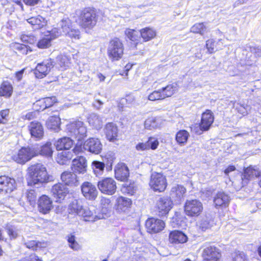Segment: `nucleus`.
I'll return each instance as SVG.
<instances>
[{"mask_svg": "<svg viewBox=\"0 0 261 261\" xmlns=\"http://www.w3.org/2000/svg\"><path fill=\"white\" fill-rule=\"evenodd\" d=\"M52 177L47 172L46 168L41 164L30 166L27 169V181L29 185L48 182Z\"/></svg>", "mask_w": 261, "mask_h": 261, "instance_id": "nucleus-1", "label": "nucleus"}, {"mask_svg": "<svg viewBox=\"0 0 261 261\" xmlns=\"http://www.w3.org/2000/svg\"><path fill=\"white\" fill-rule=\"evenodd\" d=\"M76 15L79 17L76 21L83 28H92L96 23V14L92 9L87 8L83 10H77Z\"/></svg>", "mask_w": 261, "mask_h": 261, "instance_id": "nucleus-2", "label": "nucleus"}, {"mask_svg": "<svg viewBox=\"0 0 261 261\" xmlns=\"http://www.w3.org/2000/svg\"><path fill=\"white\" fill-rule=\"evenodd\" d=\"M124 47L122 42L118 38H114L109 42L107 54L112 61L119 60L123 55Z\"/></svg>", "mask_w": 261, "mask_h": 261, "instance_id": "nucleus-3", "label": "nucleus"}, {"mask_svg": "<svg viewBox=\"0 0 261 261\" xmlns=\"http://www.w3.org/2000/svg\"><path fill=\"white\" fill-rule=\"evenodd\" d=\"M66 131L71 137L80 141L87 136V129L83 122L76 121L66 125Z\"/></svg>", "mask_w": 261, "mask_h": 261, "instance_id": "nucleus-4", "label": "nucleus"}, {"mask_svg": "<svg viewBox=\"0 0 261 261\" xmlns=\"http://www.w3.org/2000/svg\"><path fill=\"white\" fill-rule=\"evenodd\" d=\"M149 186L155 192L164 191L167 186L165 176L160 173H153L150 177Z\"/></svg>", "mask_w": 261, "mask_h": 261, "instance_id": "nucleus-5", "label": "nucleus"}, {"mask_svg": "<svg viewBox=\"0 0 261 261\" xmlns=\"http://www.w3.org/2000/svg\"><path fill=\"white\" fill-rule=\"evenodd\" d=\"M35 156L36 152L33 147H22L12 156V159L17 163L24 164Z\"/></svg>", "mask_w": 261, "mask_h": 261, "instance_id": "nucleus-6", "label": "nucleus"}, {"mask_svg": "<svg viewBox=\"0 0 261 261\" xmlns=\"http://www.w3.org/2000/svg\"><path fill=\"white\" fill-rule=\"evenodd\" d=\"M97 187L103 194L112 195L117 189L116 182L111 177H106L100 179L97 182Z\"/></svg>", "mask_w": 261, "mask_h": 261, "instance_id": "nucleus-7", "label": "nucleus"}, {"mask_svg": "<svg viewBox=\"0 0 261 261\" xmlns=\"http://www.w3.org/2000/svg\"><path fill=\"white\" fill-rule=\"evenodd\" d=\"M203 210V205L198 200H188L184 205L185 214L189 217H197Z\"/></svg>", "mask_w": 261, "mask_h": 261, "instance_id": "nucleus-8", "label": "nucleus"}, {"mask_svg": "<svg viewBox=\"0 0 261 261\" xmlns=\"http://www.w3.org/2000/svg\"><path fill=\"white\" fill-rule=\"evenodd\" d=\"M61 32L57 29H52L46 32L37 43V46L39 48H46L51 45V40L61 36Z\"/></svg>", "mask_w": 261, "mask_h": 261, "instance_id": "nucleus-9", "label": "nucleus"}, {"mask_svg": "<svg viewBox=\"0 0 261 261\" xmlns=\"http://www.w3.org/2000/svg\"><path fill=\"white\" fill-rule=\"evenodd\" d=\"M204 261H220L221 254L219 249L214 246L205 245L202 253Z\"/></svg>", "mask_w": 261, "mask_h": 261, "instance_id": "nucleus-10", "label": "nucleus"}, {"mask_svg": "<svg viewBox=\"0 0 261 261\" xmlns=\"http://www.w3.org/2000/svg\"><path fill=\"white\" fill-rule=\"evenodd\" d=\"M156 206L160 217H165L173 206V202L168 197H163L159 198L156 203Z\"/></svg>", "mask_w": 261, "mask_h": 261, "instance_id": "nucleus-11", "label": "nucleus"}, {"mask_svg": "<svg viewBox=\"0 0 261 261\" xmlns=\"http://www.w3.org/2000/svg\"><path fill=\"white\" fill-rule=\"evenodd\" d=\"M102 148V145L100 140L95 138H90L83 144V149L95 154L100 153Z\"/></svg>", "mask_w": 261, "mask_h": 261, "instance_id": "nucleus-12", "label": "nucleus"}, {"mask_svg": "<svg viewBox=\"0 0 261 261\" xmlns=\"http://www.w3.org/2000/svg\"><path fill=\"white\" fill-rule=\"evenodd\" d=\"M80 217L86 221L94 222L97 220L104 219L105 217L101 214H97L93 207H84L80 213Z\"/></svg>", "mask_w": 261, "mask_h": 261, "instance_id": "nucleus-13", "label": "nucleus"}, {"mask_svg": "<svg viewBox=\"0 0 261 261\" xmlns=\"http://www.w3.org/2000/svg\"><path fill=\"white\" fill-rule=\"evenodd\" d=\"M83 196L89 200H94L98 195V190L95 185L90 182H84L81 186Z\"/></svg>", "mask_w": 261, "mask_h": 261, "instance_id": "nucleus-14", "label": "nucleus"}, {"mask_svg": "<svg viewBox=\"0 0 261 261\" xmlns=\"http://www.w3.org/2000/svg\"><path fill=\"white\" fill-rule=\"evenodd\" d=\"M53 67V62L51 59H47L42 63H38L34 71L36 77L41 79L45 76Z\"/></svg>", "mask_w": 261, "mask_h": 261, "instance_id": "nucleus-15", "label": "nucleus"}, {"mask_svg": "<svg viewBox=\"0 0 261 261\" xmlns=\"http://www.w3.org/2000/svg\"><path fill=\"white\" fill-rule=\"evenodd\" d=\"M146 227L149 233H158L164 228L165 222L160 219L151 218L146 221Z\"/></svg>", "mask_w": 261, "mask_h": 261, "instance_id": "nucleus-16", "label": "nucleus"}, {"mask_svg": "<svg viewBox=\"0 0 261 261\" xmlns=\"http://www.w3.org/2000/svg\"><path fill=\"white\" fill-rule=\"evenodd\" d=\"M51 193L57 202H60L68 193V189L62 184L58 183L52 187Z\"/></svg>", "mask_w": 261, "mask_h": 261, "instance_id": "nucleus-17", "label": "nucleus"}, {"mask_svg": "<svg viewBox=\"0 0 261 261\" xmlns=\"http://www.w3.org/2000/svg\"><path fill=\"white\" fill-rule=\"evenodd\" d=\"M16 188L14 179L7 176H0V192L10 193Z\"/></svg>", "mask_w": 261, "mask_h": 261, "instance_id": "nucleus-18", "label": "nucleus"}, {"mask_svg": "<svg viewBox=\"0 0 261 261\" xmlns=\"http://www.w3.org/2000/svg\"><path fill=\"white\" fill-rule=\"evenodd\" d=\"M214 120V117L211 110H207L202 114L201 122L199 124L200 129L202 131L208 130Z\"/></svg>", "mask_w": 261, "mask_h": 261, "instance_id": "nucleus-19", "label": "nucleus"}, {"mask_svg": "<svg viewBox=\"0 0 261 261\" xmlns=\"http://www.w3.org/2000/svg\"><path fill=\"white\" fill-rule=\"evenodd\" d=\"M132 204V201L130 199L123 196H119L116 200V210L119 213L127 212Z\"/></svg>", "mask_w": 261, "mask_h": 261, "instance_id": "nucleus-20", "label": "nucleus"}, {"mask_svg": "<svg viewBox=\"0 0 261 261\" xmlns=\"http://www.w3.org/2000/svg\"><path fill=\"white\" fill-rule=\"evenodd\" d=\"M159 142L158 140L154 138L150 137L146 142H140L136 146V149L137 151H145L150 149L155 150L159 146Z\"/></svg>", "mask_w": 261, "mask_h": 261, "instance_id": "nucleus-21", "label": "nucleus"}, {"mask_svg": "<svg viewBox=\"0 0 261 261\" xmlns=\"http://www.w3.org/2000/svg\"><path fill=\"white\" fill-rule=\"evenodd\" d=\"M87 167V161L84 156H79L72 161V170L74 172L84 173L86 171Z\"/></svg>", "mask_w": 261, "mask_h": 261, "instance_id": "nucleus-22", "label": "nucleus"}, {"mask_svg": "<svg viewBox=\"0 0 261 261\" xmlns=\"http://www.w3.org/2000/svg\"><path fill=\"white\" fill-rule=\"evenodd\" d=\"M104 132L109 141L114 142L117 140L118 129L116 124L112 122L107 123L105 127Z\"/></svg>", "mask_w": 261, "mask_h": 261, "instance_id": "nucleus-23", "label": "nucleus"}, {"mask_svg": "<svg viewBox=\"0 0 261 261\" xmlns=\"http://www.w3.org/2000/svg\"><path fill=\"white\" fill-rule=\"evenodd\" d=\"M38 208L43 214L48 213L53 208V202L50 198L46 195H43L38 200Z\"/></svg>", "mask_w": 261, "mask_h": 261, "instance_id": "nucleus-24", "label": "nucleus"}, {"mask_svg": "<svg viewBox=\"0 0 261 261\" xmlns=\"http://www.w3.org/2000/svg\"><path fill=\"white\" fill-rule=\"evenodd\" d=\"M62 181L69 186H77L79 185V180L76 175L72 172L65 171L61 175Z\"/></svg>", "mask_w": 261, "mask_h": 261, "instance_id": "nucleus-25", "label": "nucleus"}, {"mask_svg": "<svg viewBox=\"0 0 261 261\" xmlns=\"http://www.w3.org/2000/svg\"><path fill=\"white\" fill-rule=\"evenodd\" d=\"M230 201V197L228 194L223 192H218L214 197V202L215 206L227 207L228 206Z\"/></svg>", "mask_w": 261, "mask_h": 261, "instance_id": "nucleus-26", "label": "nucleus"}, {"mask_svg": "<svg viewBox=\"0 0 261 261\" xmlns=\"http://www.w3.org/2000/svg\"><path fill=\"white\" fill-rule=\"evenodd\" d=\"M115 177L119 180H124L129 176L128 167L123 163H119L115 168Z\"/></svg>", "mask_w": 261, "mask_h": 261, "instance_id": "nucleus-27", "label": "nucleus"}, {"mask_svg": "<svg viewBox=\"0 0 261 261\" xmlns=\"http://www.w3.org/2000/svg\"><path fill=\"white\" fill-rule=\"evenodd\" d=\"M31 136L38 139H41L44 134L43 128L40 123L32 122L29 126Z\"/></svg>", "mask_w": 261, "mask_h": 261, "instance_id": "nucleus-28", "label": "nucleus"}, {"mask_svg": "<svg viewBox=\"0 0 261 261\" xmlns=\"http://www.w3.org/2000/svg\"><path fill=\"white\" fill-rule=\"evenodd\" d=\"M36 152V156L41 155L45 157H51L54 152L52 144L50 142H46L40 147H33Z\"/></svg>", "mask_w": 261, "mask_h": 261, "instance_id": "nucleus-29", "label": "nucleus"}, {"mask_svg": "<svg viewBox=\"0 0 261 261\" xmlns=\"http://www.w3.org/2000/svg\"><path fill=\"white\" fill-rule=\"evenodd\" d=\"M163 124V120L160 117H148L144 122L146 129L152 130L160 128Z\"/></svg>", "mask_w": 261, "mask_h": 261, "instance_id": "nucleus-30", "label": "nucleus"}, {"mask_svg": "<svg viewBox=\"0 0 261 261\" xmlns=\"http://www.w3.org/2000/svg\"><path fill=\"white\" fill-rule=\"evenodd\" d=\"M73 141L69 137H63L58 139L55 143L57 150H68L73 145Z\"/></svg>", "mask_w": 261, "mask_h": 261, "instance_id": "nucleus-31", "label": "nucleus"}, {"mask_svg": "<svg viewBox=\"0 0 261 261\" xmlns=\"http://www.w3.org/2000/svg\"><path fill=\"white\" fill-rule=\"evenodd\" d=\"M187 240V236L181 231L175 230L170 233L169 241L171 243H184Z\"/></svg>", "mask_w": 261, "mask_h": 261, "instance_id": "nucleus-32", "label": "nucleus"}, {"mask_svg": "<svg viewBox=\"0 0 261 261\" xmlns=\"http://www.w3.org/2000/svg\"><path fill=\"white\" fill-rule=\"evenodd\" d=\"M83 206L81 200L74 199L70 202L68 206V212L69 214L80 216Z\"/></svg>", "mask_w": 261, "mask_h": 261, "instance_id": "nucleus-33", "label": "nucleus"}, {"mask_svg": "<svg viewBox=\"0 0 261 261\" xmlns=\"http://www.w3.org/2000/svg\"><path fill=\"white\" fill-rule=\"evenodd\" d=\"M186 192V189L184 186L176 185L172 188L170 195L175 200L179 201L184 198Z\"/></svg>", "mask_w": 261, "mask_h": 261, "instance_id": "nucleus-34", "label": "nucleus"}, {"mask_svg": "<svg viewBox=\"0 0 261 261\" xmlns=\"http://www.w3.org/2000/svg\"><path fill=\"white\" fill-rule=\"evenodd\" d=\"M27 21L34 29H40L46 24V20L40 15L31 17L27 19Z\"/></svg>", "mask_w": 261, "mask_h": 261, "instance_id": "nucleus-35", "label": "nucleus"}, {"mask_svg": "<svg viewBox=\"0 0 261 261\" xmlns=\"http://www.w3.org/2000/svg\"><path fill=\"white\" fill-rule=\"evenodd\" d=\"M88 121L90 126L97 130L100 129L102 126V120L96 114H90L88 117Z\"/></svg>", "mask_w": 261, "mask_h": 261, "instance_id": "nucleus-36", "label": "nucleus"}, {"mask_svg": "<svg viewBox=\"0 0 261 261\" xmlns=\"http://www.w3.org/2000/svg\"><path fill=\"white\" fill-rule=\"evenodd\" d=\"M112 207V204L109 198L101 196L100 200L99 208H100L101 214L105 217L107 213L110 211Z\"/></svg>", "mask_w": 261, "mask_h": 261, "instance_id": "nucleus-37", "label": "nucleus"}, {"mask_svg": "<svg viewBox=\"0 0 261 261\" xmlns=\"http://www.w3.org/2000/svg\"><path fill=\"white\" fill-rule=\"evenodd\" d=\"M13 92V87L8 81L3 82L0 86V96L9 97Z\"/></svg>", "mask_w": 261, "mask_h": 261, "instance_id": "nucleus-38", "label": "nucleus"}, {"mask_svg": "<svg viewBox=\"0 0 261 261\" xmlns=\"http://www.w3.org/2000/svg\"><path fill=\"white\" fill-rule=\"evenodd\" d=\"M60 28H54L57 29L61 32V35H66L72 28L71 20L68 18H64L60 22Z\"/></svg>", "mask_w": 261, "mask_h": 261, "instance_id": "nucleus-39", "label": "nucleus"}, {"mask_svg": "<svg viewBox=\"0 0 261 261\" xmlns=\"http://www.w3.org/2000/svg\"><path fill=\"white\" fill-rule=\"evenodd\" d=\"M72 158V152L64 151L58 153L56 158L57 162L60 165H64Z\"/></svg>", "mask_w": 261, "mask_h": 261, "instance_id": "nucleus-40", "label": "nucleus"}, {"mask_svg": "<svg viewBox=\"0 0 261 261\" xmlns=\"http://www.w3.org/2000/svg\"><path fill=\"white\" fill-rule=\"evenodd\" d=\"M60 118L58 116H50L46 122L48 128L58 131L60 125Z\"/></svg>", "mask_w": 261, "mask_h": 261, "instance_id": "nucleus-41", "label": "nucleus"}, {"mask_svg": "<svg viewBox=\"0 0 261 261\" xmlns=\"http://www.w3.org/2000/svg\"><path fill=\"white\" fill-rule=\"evenodd\" d=\"M140 34L145 41H149L156 36L155 31L150 28H145L141 30Z\"/></svg>", "mask_w": 261, "mask_h": 261, "instance_id": "nucleus-42", "label": "nucleus"}, {"mask_svg": "<svg viewBox=\"0 0 261 261\" xmlns=\"http://www.w3.org/2000/svg\"><path fill=\"white\" fill-rule=\"evenodd\" d=\"M213 224V221L211 219L207 217H202L199 221L197 222V226L202 231H205L210 228Z\"/></svg>", "mask_w": 261, "mask_h": 261, "instance_id": "nucleus-43", "label": "nucleus"}, {"mask_svg": "<svg viewBox=\"0 0 261 261\" xmlns=\"http://www.w3.org/2000/svg\"><path fill=\"white\" fill-rule=\"evenodd\" d=\"M57 101L56 97H45L36 101V105L43 103L42 110L52 106Z\"/></svg>", "mask_w": 261, "mask_h": 261, "instance_id": "nucleus-44", "label": "nucleus"}, {"mask_svg": "<svg viewBox=\"0 0 261 261\" xmlns=\"http://www.w3.org/2000/svg\"><path fill=\"white\" fill-rule=\"evenodd\" d=\"M189 137V133L187 130H180L177 133L175 139L178 144L182 146L187 143Z\"/></svg>", "mask_w": 261, "mask_h": 261, "instance_id": "nucleus-45", "label": "nucleus"}, {"mask_svg": "<svg viewBox=\"0 0 261 261\" xmlns=\"http://www.w3.org/2000/svg\"><path fill=\"white\" fill-rule=\"evenodd\" d=\"M93 171L96 176H101L104 170L105 165L103 162L95 161L92 164Z\"/></svg>", "mask_w": 261, "mask_h": 261, "instance_id": "nucleus-46", "label": "nucleus"}, {"mask_svg": "<svg viewBox=\"0 0 261 261\" xmlns=\"http://www.w3.org/2000/svg\"><path fill=\"white\" fill-rule=\"evenodd\" d=\"M5 229L10 239H16L20 232L19 228L14 225H8Z\"/></svg>", "mask_w": 261, "mask_h": 261, "instance_id": "nucleus-47", "label": "nucleus"}, {"mask_svg": "<svg viewBox=\"0 0 261 261\" xmlns=\"http://www.w3.org/2000/svg\"><path fill=\"white\" fill-rule=\"evenodd\" d=\"M66 239L68 243L69 247L73 250H79L81 246L79 243L76 241L75 236L72 234H69L66 236Z\"/></svg>", "mask_w": 261, "mask_h": 261, "instance_id": "nucleus-48", "label": "nucleus"}, {"mask_svg": "<svg viewBox=\"0 0 261 261\" xmlns=\"http://www.w3.org/2000/svg\"><path fill=\"white\" fill-rule=\"evenodd\" d=\"M25 246L32 250H37L38 248H45L47 247V243L45 242H36L35 241H30L24 243Z\"/></svg>", "mask_w": 261, "mask_h": 261, "instance_id": "nucleus-49", "label": "nucleus"}, {"mask_svg": "<svg viewBox=\"0 0 261 261\" xmlns=\"http://www.w3.org/2000/svg\"><path fill=\"white\" fill-rule=\"evenodd\" d=\"M259 175L260 171L253 167H248L244 170V177L248 179L258 177Z\"/></svg>", "mask_w": 261, "mask_h": 261, "instance_id": "nucleus-50", "label": "nucleus"}, {"mask_svg": "<svg viewBox=\"0 0 261 261\" xmlns=\"http://www.w3.org/2000/svg\"><path fill=\"white\" fill-rule=\"evenodd\" d=\"M57 62L62 70L65 69L69 65V59L66 55L58 56L57 58Z\"/></svg>", "mask_w": 261, "mask_h": 261, "instance_id": "nucleus-51", "label": "nucleus"}, {"mask_svg": "<svg viewBox=\"0 0 261 261\" xmlns=\"http://www.w3.org/2000/svg\"><path fill=\"white\" fill-rule=\"evenodd\" d=\"M177 90L176 85H169L161 89L162 92L164 96V98L172 96L175 91Z\"/></svg>", "mask_w": 261, "mask_h": 261, "instance_id": "nucleus-52", "label": "nucleus"}, {"mask_svg": "<svg viewBox=\"0 0 261 261\" xmlns=\"http://www.w3.org/2000/svg\"><path fill=\"white\" fill-rule=\"evenodd\" d=\"M206 28L203 23H197L193 25L190 29V31L194 33H199L203 35L206 32Z\"/></svg>", "mask_w": 261, "mask_h": 261, "instance_id": "nucleus-53", "label": "nucleus"}, {"mask_svg": "<svg viewBox=\"0 0 261 261\" xmlns=\"http://www.w3.org/2000/svg\"><path fill=\"white\" fill-rule=\"evenodd\" d=\"M125 34L127 38L132 41H138L140 38V32L135 30L127 29L125 31Z\"/></svg>", "mask_w": 261, "mask_h": 261, "instance_id": "nucleus-54", "label": "nucleus"}, {"mask_svg": "<svg viewBox=\"0 0 261 261\" xmlns=\"http://www.w3.org/2000/svg\"><path fill=\"white\" fill-rule=\"evenodd\" d=\"M137 187L134 183L128 184H125L122 188V191L128 194L133 195L136 191Z\"/></svg>", "mask_w": 261, "mask_h": 261, "instance_id": "nucleus-55", "label": "nucleus"}, {"mask_svg": "<svg viewBox=\"0 0 261 261\" xmlns=\"http://www.w3.org/2000/svg\"><path fill=\"white\" fill-rule=\"evenodd\" d=\"M164 98V96L162 92L161 89L153 91L148 96V100L151 101L161 100Z\"/></svg>", "mask_w": 261, "mask_h": 261, "instance_id": "nucleus-56", "label": "nucleus"}, {"mask_svg": "<svg viewBox=\"0 0 261 261\" xmlns=\"http://www.w3.org/2000/svg\"><path fill=\"white\" fill-rule=\"evenodd\" d=\"M9 109H5L0 111V124H6L10 118Z\"/></svg>", "mask_w": 261, "mask_h": 261, "instance_id": "nucleus-57", "label": "nucleus"}, {"mask_svg": "<svg viewBox=\"0 0 261 261\" xmlns=\"http://www.w3.org/2000/svg\"><path fill=\"white\" fill-rule=\"evenodd\" d=\"M25 197L31 205L35 204L37 195L35 191L30 190L26 192Z\"/></svg>", "mask_w": 261, "mask_h": 261, "instance_id": "nucleus-58", "label": "nucleus"}, {"mask_svg": "<svg viewBox=\"0 0 261 261\" xmlns=\"http://www.w3.org/2000/svg\"><path fill=\"white\" fill-rule=\"evenodd\" d=\"M250 107L247 105H245L238 103L236 106V109L238 113L243 116L247 115L250 111Z\"/></svg>", "mask_w": 261, "mask_h": 261, "instance_id": "nucleus-59", "label": "nucleus"}, {"mask_svg": "<svg viewBox=\"0 0 261 261\" xmlns=\"http://www.w3.org/2000/svg\"><path fill=\"white\" fill-rule=\"evenodd\" d=\"M21 40L23 42L29 43L30 44L34 43L36 41V38L32 35L23 34L21 36Z\"/></svg>", "mask_w": 261, "mask_h": 261, "instance_id": "nucleus-60", "label": "nucleus"}, {"mask_svg": "<svg viewBox=\"0 0 261 261\" xmlns=\"http://www.w3.org/2000/svg\"><path fill=\"white\" fill-rule=\"evenodd\" d=\"M233 261H247L246 255L244 252H237L233 257Z\"/></svg>", "mask_w": 261, "mask_h": 261, "instance_id": "nucleus-61", "label": "nucleus"}, {"mask_svg": "<svg viewBox=\"0 0 261 261\" xmlns=\"http://www.w3.org/2000/svg\"><path fill=\"white\" fill-rule=\"evenodd\" d=\"M206 46L208 51L210 53L215 51V47L216 46L215 41L213 39H210L206 41Z\"/></svg>", "mask_w": 261, "mask_h": 261, "instance_id": "nucleus-62", "label": "nucleus"}, {"mask_svg": "<svg viewBox=\"0 0 261 261\" xmlns=\"http://www.w3.org/2000/svg\"><path fill=\"white\" fill-rule=\"evenodd\" d=\"M66 36H67L71 38L79 39L80 32L78 30L73 29L72 28Z\"/></svg>", "mask_w": 261, "mask_h": 261, "instance_id": "nucleus-63", "label": "nucleus"}, {"mask_svg": "<svg viewBox=\"0 0 261 261\" xmlns=\"http://www.w3.org/2000/svg\"><path fill=\"white\" fill-rule=\"evenodd\" d=\"M124 101L128 105H133L135 102V97L133 95L129 94L126 95L125 98L121 99L122 103H124Z\"/></svg>", "mask_w": 261, "mask_h": 261, "instance_id": "nucleus-64", "label": "nucleus"}]
</instances>
